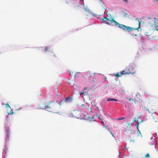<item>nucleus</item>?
I'll list each match as a JSON object with an SVG mask.
<instances>
[{"mask_svg":"<svg viewBox=\"0 0 158 158\" xmlns=\"http://www.w3.org/2000/svg\"><path fill=\"white\" fill-rule=\"evenodd\" d=\"M102 22L103 23L107 24L109 25H118V27L120 28L123 29L124 31H127L128 32H130L132 31L133 30H138L140 27V22L138 20V25L139 26L138 28H134L132 27L125 26V25L120 24L114 19L112 20L107 18L106 17H104L102 18L101 19Z\"/></svg>","mask_w":158,"mask_h":158,"instance_id":"obj_1","label":"nucleus"},{"mask_svg":"<svg viewBox=\"0 0 158 158\" xmlns=\"http://www.w3.org/2000/svg\"><path fill=\"white\" fill-rule=\"evenodd\" d=\"M55 105V103H54V101L53 100H52V101H50L48 102L47 105L44 103H41L40 104V108L42 109L46 108L48 109L53 107Z\"/></svg>","mask_w":158,"mask_h":158,"instance_id":"obj_2","label":"nucleus"},{"mask_svg":"<svg viewBox=\"0 0 158 158\" xmlns=\"http://www.w3.org/2000/svg\"><path fill=\"white\" fill-rule=\"evenodd\" d=\"M135 71H131L129 69H126V71L123 70L120 72L121 76L123 75L129 74L130 73H135Z\"/></svg>","mask_w":158,"mask_h":158,"instance_id":"obj_3","label":"nucleus"},{"mask_svg":"<svg viewBox=\"0 0 158 158\" xmlns=\"http://www.w3.org/2000/svg\"><path fill=\"white\" fill-rule=\"evenodd\" d=\"M91 77V74L90 72H87L84 76L85 78L87 80L89 79Z\"/></svg>","mask_w":158,"mask_h":158,"instance_id":"obj_4","label":"nucleus"},{"mask_svg":"<svg viewBox=\"0 0 158 158\" xmlns=\"http://www.w3.org/2000/svg\"><path fill=\"white\" fill-rule=\"evenodd\" d=\"M66 102H72L73 99L72 97H68L64 99Z\"/></svg>","mask_w":158,"mask_h":158,"instance_id":"obj_5","label":"nucleus"},{"mask_svg":"<svg viewBox=\"0 0 158 158\" xmlns=\"http://www.w3.org/2000/svg\"><path fill=\"white\" fill-rule=\"evenodd\" d=\"M135 96L137 97V98H135L134 100L133 99H132V98H130L129 99V101H137L138 100H139V98L138 97L139 96V94H138V93H137L135 95Z\"/></svg>","mask_w":158,"mask_h":158,"instance_id":"obj_6","label":"nucleus"},{"mask_svg":"<svg viewBox=\"0 0 158 158\" xmlns=\"http://www.w3.org/2000/svg\"><path fill=\"white\" fill-rule=\"evenodd\" d=\"M154 26L155 28L158 30V19L155 20Z\"/></svg>","mask_w":158,"mask_h":158,"instance_id":"obj_7","label":"nucleus"},{"mask_svg":"<svg viewBox=\"0 0 158 158\" xmlns=\"http://www.w3.org/2000/svg\"><path fill=\"white\" fill-rule=\"evenodd\" d=\"M88 88V87L85 88L84 89H83V92H82L81 93H79L80 95H81L82 94H84V95H87L88 94V92H85L84 91H85V89H87Z\"/></svg>","mask_w":158,"mask_h":158,"instance_id":"obj_8","label":"nucleus"},{"mask_svg":"<svg viewBox=\"0 0 158 158\" xmlns=\"http://www.w3.org/2000/svg\"><path fill=\"white\" fill-rule=\"evenodd\" d=\"M5 131L7 133V137H8L9 136V128L8 127H6L5 128Z\"/></svg>","mask_w":158,"mask_h":158,"instance_id":"obj_9","label":"nucleus"},{"mask_svg":"<svg viewBox=\"0 0 158 158\" xmlns=\"http://www.w3.org/2000/svg\"><path fill=\"white\" fill-rule=\"evenodd\" d=\"M66 102L64 99L61 100L59 103V105L60 106L62 105H64Z\"/></svg>","mask_w":158,"mask_h":158,"instance_id":"obj_10","label":"nucleus"},{"mask_svg":"<svg viewBox=\"0 0 158 158\" xmlns=\"http://www.w3.org/2000/svg\"><path fill=\"white\" fill-rule=\"evenodd\" d=\"M118 101L117 99H114V98H109L107 100V101Z\"/></svg>","mask_w":158,"mask_h":158,"instance_id":"obj_11","label":"nucleus"},{"mask_svg":"<svg viewBox=\"0 0 158 158\" xmlns=\"http://www.w3.org/2000/svg\"><path fill=\"white\" fill-rule=\"evenodd\" d=\"M114 76L117 77H121V73H117L115 74L114 75Z\"/></svg>","mask_w":158,"mask_h":158,"instance_id":"obj_12","label":"nucleus"},{"mask_svg":"<svg viewBox=\"0 0 158 158\" xmlns=\"http://www.w3.org/2000/svg\"><path fill=\"white\" fill-rule=\"evenodd\" d=\"M80 73V72H77L74 75V77H79Z\"/></svg>","mask_w":158,"mask_h":158,"instance_id":"obj_13","label":"nucleus"},{"mask_svg":"<svg viewBox=\"0 0 158 158\" xmlns=\"http://www.w3.org/2000/svg\"><path fill=\"white\" fill-rule=\"evenodd\" d=\"M5 106H6V108H10V109H11V107H10V106L7 103L5 104Z\"/></svg>","mask_w":158,"mask_h":158,"instance_id":"obj_14","label":"nucleus"},{"mask_svg":"<svg viewBox=\"0 0 158 158\" xmlns=\"http://www.w3.org/2000/svg\"><path fill=\"white\" fill-rule=\"evenodd\" d=\"M97 116L98 117V118H99L100 119H101L102 120V124L103 125V126H104H104H104V123L103 121H102L103 118H100V115H99L98 116L97 115Z\"/></svg>","mask_w":158,"mask_h":158,"instance_id":"obj_15","label":"nucleus"},{"mask_svg":"<svg viewBox=\"0 0 158 158\" xmlns=\"http://www.w3.org/2000/svg\"><path fill=\"white\" fill-rule=\"evenodd\" d=\"M139 123H138L137 125V129L138 130V131L139 132V133L140 134H141V132L140 131H139Z\"/></svg>","mask_w":158,"mask_h":158,"instance_id":"obj_16","label":"nucleus"},{"mask_svg":"<svg viewBox=\"0 0 158 158\" xmlns=\"http://www.w3.org/2000/svg\"><path fill=\"white\" fill-rule=\"evenodd\" d=\"M76 10H78L80 9V6L78 5L74 7Z\"/></svg>","mask_w":158,"mask_h":158,"instance_id":"obj_17","label":"nucleus"},{"mask_svg":"<svg viewBox=\"0 0 158 158\" xmlns=\"http://www.w3.org/2000/svg\"><path fill=\"white\" fill-rule=\"evenodd\" d=\"M13 113V112L12 110H11L10 111V113H8V115H9L10 114H12Z\"/></svg>","mask_w":158,"mask_h":158,"instance_id":"obj_18","label":"nucleus"},{"mask_svg":"<svg viewBox=\"0 0 158 158\" xmlns=\"http://www.w3.org/2000/svg\"><path fill=\"white\" fill-rule=\"evenodd\" d=\"M45 51H46V52H48V51H49V50L48 49V48L47 47H46L45 48Z\"/></svg>","mask_w":158,"mask_h":158,"instance_id":"obj_19","label":"nucleus"},{"mask_svg":"<svg viewBox=\"0 0 158 158\" xmlns=\"http://www.w3.org/2000/svg\"><path fill=\"white\" fill-rule=\"evenodd\" d=\"M145 157L147 158L149 157H150V155L148 153L147 154L145 155Z\"/></svg>","mask_w":158,"mask_h":158,"instance_id":"obj_20","label":"nucleus"},{"mask_svg":"<svg viewBox=\"0 0 158 158\" xmlns=\"http://www.w3.org/2000/svg\"><path fill=\"white\" fill-rule=\"evenodd\" d=\"M124 118H125V117H121V118H118V119L119 120H123V119H124Z\"/></svg>","mask_w":158,"mask_h":158,"instance_id":"obj_21","label":"nucleus"},{"mask_svg":"<svg viewBox=\"0 0 158 158\" xmlns=\"http://www.w3.org/2000/svg\"><path fill=\"white\" fill-rule=\"evenodd\" d=\"M124 2H125L126 3H127L128 2V1L127 0H122Z\"/></svg>","mask_w":158,"mask_h":158,"instance_id":"obj_22","label":"nucleus"},{"mask_svg":"<svg viewBox=\"0 0 158 158\" xmlns=\"http://www.w3.org/2000/svg\"><path fill=\"white\" fill-rule=\"evenodd\" d=\"M136 118H134V121H133V123H135V122H136Z\"/></svg>","mask_w":158,"mask_h":158,"instance_id":"obj_23","label":"nucleus"},{"mask_svg":"<svg viewBox=\"0 0 158 158\" xmlns=\"http://www.w3.org/2000/svg\"><path fill=\"white\" fill-rule=\"evenodd\" d=\"M85 11H87V12H89V10H87L86 9V8L85 9Z\"/></svg>","mask_w":158,"mask_h":158,"instance_id":"obj_24","label":"nucleus"},{"mask_svg":"<svg viewBox=\"0 0 158 158\" xmlns=\"http://www.w3.org/2000/svg\"><path fill=\"white\" fill-rule=\"evenodd\" d=\"M107 80V78H106V77H104V80L105 81H106Z\"/></svg>","mask_w":158,"mask_h":158,"instance_id":"obj_25","label":"nucleus"},{"mask_svg":"<svg viewBox=\"0 0 158 158\" xmlns=\"http://www.w3.org/2000/svg\"><path fill=\"white\" fill-rule=\"evenodd\" d=\"M73 73V72H71L69 71V74H70V75H71V74H72V73Z\"/></svg>","mask_w":158,"mask_h":158,"instance_id":"obj_26","label":"nucleus"},{"mask_svg":"<svg viewBox=\"0 0 158 158\" xmlns=\"http://www.w3.org/2000/svg\"><path fill=\"white\" fill-rule=\"evenodd\" d=\"M107 129L109 130V127H108V126H107V127H106Z\"/></svg>","mask_w":158,"mask_h":158,"instance_id":"obj_27","label":"nucleus"},{"mask_svg":"<svg viewBox=\"0 0 158 158\" xmlns=\"http://www.w3.org/2000/svg\"><path fill=\"white\" fill-rule=\"evenodd\" d=\"M52 56H53V57H56V56L54 54H53Z\"/></svg>","mask_w":158,"mask_h":158,"instance_id":"obj_28","label":"nucleus"},{"mask_svg":"<svg viewBox=\"0 0 158 158\" xmlns=\"http://www.w3.org/2000/svg\"><path fill=\"white\" fill-rule=\"evenodd\" d=\"M131 124H132V123H129L128 124V125H129V126H130L131 125Z\"/></svg>","mask_w":158,"mask_h":158,"instance_id":"obj_29","label":"nucleus"},{"mask_svg":"<svg viewBox=\"0 0 158 158\" xmlns=\"http://www.w3.org/2000/svg\"><path fill=\"white\" fill-rule=\"evenodd\" d=\"M59 95V92H58L57 93V96H58Z\"/></svg>","mask_w":158,"mask_h":158,"instance_id":"obj_30","label":"nucleus"},{"mask_svg":"<svg viewBox=\"0 0 158 158\" xmlns=\"http://www.w3.org/2000/svg\"><path fill=\"white\" fill-rule=\"evenodd\" d=\"M82 106H84V104H82Z\"/></svg>","mask_w":158,"mask_h":158,"instance_id":"obj_31","label":"nucleus"},{"mask_svg":"<svg viewBox=\"0 0 158 158\" xmlns=\"http://www.w3.org/2000/svg\"><path fill=\"white\" fill-rule=\"evenodd\" d=\"M110 133L113 136H114V135L112 134V133H111V132H110Z\"/></svg>","mask_w":158,"mask_h":158,"instance_id":"obj_32","label":"nucleus"},{"mask_svg":"<svg viewBox=\"0 0 158 158\" xmlns=\"http://www.w3.org/2000/svg\"><path fill=\"white\" fill-rule=\"evenodd\" d=\"M92 118L93 119H94V117H92Z\"/></svg>","mask_w":158,"mask_h":158,"instance_id":"obj_33","label":"nucleus"},{"mask_svg":"<svg viewBox=\"0 0 158 158\" xmlns=\"http://www.w3.org/2000/svg\"><path fill=\"white\" fill-rule=\"evenodd\" d=\"M80 118H81V119H82V118H81V117H80Z\"/></svg>","mask_w":158,"mask_h":158,"instance_id":"obj_34","label":"nucleus"},{"mask_svg":"<svg viewBox=\"0 0 158 158\" xmlns=\"http://www.w3.org/2000/svg\"><path fill=\"white\" fill-rule=\"evenodd\" d=\"M156 0L158 2V0Z\"/></svg>","mask_w":158,"mask_h":158,"instance_id":"obj_35","label":"nucleus"},{"mask_svg":"<svg viewBox=\"0 0 158 158\" xmlns=\"http://www.w3.org/2000/svg\"><path fill=\"white\" fill-rule=\"evenodd\" d=\"M135 35V36H136V35Z\"/></svg>","mask_w":158,"mask_h":158,"instance_id":"obj_36","label":"nucleus"}]
</instances>
